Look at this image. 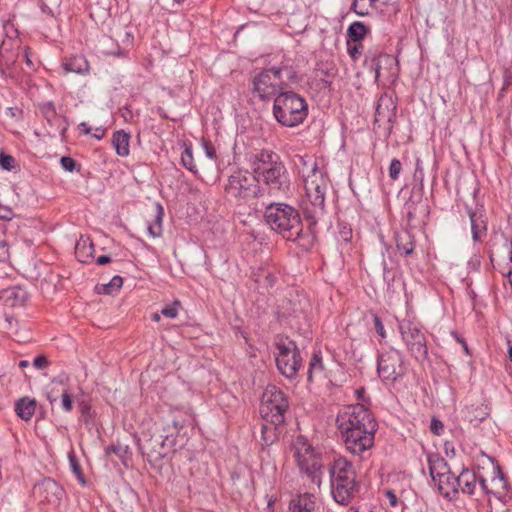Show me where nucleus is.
<instances>
[{
	"label": "nucleus",
	"instance_id": "nucleus-1",
	"mask_svg": "<svg viewBox=\"0 0 512 512\" xmlns=\"http://www.w3.org/2000/svg\"><path fill=\"white\" fill-rule=\"evenodd\" d=\"M336 424L345 449L360 459L368 458L378 429L373 413L364 404L349 405L338 412Z\"/></svg>",
	"mask_w": 512,
	"mask_h": 512
},
{
	"label": "nucleus",
	"instance_id": "nucleus-2",
	"mask_svg": "<svg viewBox=\"0 0 512 512\" xmlns=\"http://www.w3.org/2000/svg\"><path fill=\"white\" fill-rule=\"evenodd\" d=\"M251 170L258 178L259 185L266 195L286 194L290 188L287 169L279 156L267 150H261L251 161Z\"/></svg>",
	"mask_w": 512,
	"mask_h": 512
},
{
	"label": "nucleus",
	"instance_id": "nucleus-3",
	"mask_svg": "<svg viewBox=\"0 0 512 512\" xmlns=\"http://www.w3.org/2000/svg\"><path fill=\"white\" fill-rule=\"evenodd\" d=\"M293 458L299 476L307 481L309 489H320L326 471L325 454L313 446L303 435H299L292 443Z\"/></svg>",
	"mask_w": 512,
	"mask_h": 512
},
{
	"label": "nucleus",
	"instance_id": "nucleus-4",
	"mask_svg": "<svg viewBox=\"0 0 512 512\" xmlns=\"http://www.w3.org/2000/svg\"><path fill=\"white\" fill-rule=\"evenodd\" d=\"M330 488L334 501L348 506L361 491V482L353 464L345 457H338L329 465Z\"/></svg>",
	"mask_w": 512,
	"mask_h": 512
},
{
	"label": "nucleus",
	"instance_id": "nucleus-5",
	"mask_svg": "<svg viewBox=\"0 0 512 512\" xmlns=\"http://www.w3.org/2000/svg\"><path fill=\"white\" fill-rule=\"evenodd\" d=\"M265 222L288 241H300L311 233L304 232L299 211L286 203H269L264 212Z\"/></svg>",
	"mask_w": 512,
	"mask_h": 512
},
{
	"label": "nucleus",
	"instance_id": "nucleus-6",
	"mask_svg": "<svg viewBox=\"0 0 512 512\" xmlns=\"http://www.w3.org/2000/svg\"><path fill=\"white\" fill-rule=\"evenodd\" d=\"M298 80L297 72L293 66L280 65L263 69L253 78V92L262 100L276 97L285 92L290 83Z\"/></svg>",
	"mask_w": 512,
	"mask_h": 512
},
{
	"label": "nucleus",
	"instance_id": "nucleus-7",
	"mask_svg": "<svg viewBox=\"0 0 512 512\" xmlns=\"http://www.w3.org/2000/svg\"><path fill=\"white\" fill-rule=\"evenodd\" d=\"M224 193L229 201L242 205L256 198L264 197L266 190L259 185L258 178L253 171L237 169L228 177Z\"/></svg>",
	"mask_w": 512,
	"mask_h": 512
},
{
	"label": "nucleus",
	"instance_id": "nucleus-8",
	"mask_svg": "<svg viewBox=\"0 0 512 512\" xmlns=\"http://www.w3.org/2000/svg\"><path fill=\"white\" fill-rule=\"evenodd\" d=\"M273 116L284 127H296L307 118L308 104L293 91L281 92L274 98Z\"/></svg>",
	"mask_w": 512,
	"mask_h": 512
},
{
	"label": "nucleus",
	"instance_id": "nucleus-9",
	"mask_svg": "<svg viewBox=\"0 0 512 512\" xmlns=\"http://www.w3.org/2000/svg\"><path fill=\"white\" fill-rule=\"evenodd\" d=\"M401 339L411 357L422 363L428 359L427 338L422 325L411 319L398 321Z\"/></svg>",
	"mask_w": 512,
	"mask_h": 512
},
{
	"label": "nucleus",
	"instance_id": "nucleus-10",
	"mask_svg": "<svg viewBox=\"0 0 512 512\" xmlns=\"http://www.w3.org/2000/svg\"><path fill=\"white\" fill-rule=\"evenodd\" d=\"M289 408L287 395L277 386L268 385L262 394L260 415L265 422L283 424Z\"/></svg>",
	"mask_w": 512,
	"mask_h": 512
},
{
	"label": "nucleus",
	"instance_id": "nucleus-11",
	"mask_svg": "<svg viewBox=\"0 0 512 512\" xmlns=\"http://www.w3.org/2000/svg\"><path fill=\"white\" fill-rule=\"evenodd\" d=\"M275 346L278 350L276 366L279 372L286 378H294L302 364V358L296 343L286 336L277 335Z\"/></svg>",
	"mask_w": 512,
	"mask_h": 512
},
{
	"label": "nucleus",
	"instance_id": "nucleus-12",
	"mask_svg": "<svg viewBox=\"0 0 512 512\" xmlns=\"http://www.w3.org/2000/svg\"><path fill=\"white\" fill-rule=\"evenodd\" d=\"M377 372L382 381L395 383L406 373L403 354L394 348L381 352L377 358Z\"/></svg>",
	"mask_w": 512,
	"mask_h": 512
},
{
	"label": "nucleus",
	"instance_id": "nucleus-13",
	"mask_svg": "<svg viewBox=\"0 0 512 512\" xmlns=\"http://www.w3.org/2000/svg\"><path fill=\"white\" fill-rule=\"evenodd\" d=\"M138 446L141 453L147 456L149 462L163 459L166 456V447H174L172 443L156 430L153 434L143 432Z\"/></svg>",
	"mask_w": 512,
	"mask_h": 512
},
{
	"label": "nucleus",
	"instance_id": "nucleus-14",
	"mask_svg": "<svg viewBox=\"0 0 512 512\" xmlns=\"http://www.w3.org/2000/svg\"><path fill=\"white\" fill-rule=\"evenodd\" d=\"M464 208L470 220L473 241L482 242L488 231V219L484 204L476 201L474 207L465 204Z\"/></svg>",
	"mask_w": 512,
	"mask_h": 512
},
{
	"label": "nucleus",
	"instance_id": "nucleus-15",
	"mask_svg": "<svg viewBox=\"0 0 512 512\" xmlns=\"http://www.w3.org/2000/svg\"><path fill=\"white\" fill-rule=\"evenodd\" d=\"M34 494L41 502L57 506L65 495V490L54 479L47 477L34 486Z\"/></svg>",
	"mask_w": 512,
	"mask_h": 512
},
{
	"label": "nucleus",
	"instance_id": "nucleus-16",
	"mask_svg": "<svg viewBox=\"0 0 512 512\" xmlns=\"http://www.w3.org/2000/svg\"><path fill=\"white\" fill-rule=\"evenodd\" d=\"M38 110L49 126L48 133L50 135H65L68 129L67 119L57 114L55 105L52 101L39 104Z\"/></svg>",
	"mask_w": 512,
	"mask_h": 512
},
{
	"label": "nucleus",
	"instance_id": "nucleus-17",
	"mask_svg": "<svg viewBox=\"0 0 512 512\" xmlns=\"http://www.w3.org/2000/svg\"><path fill=\"white\" fill-rule=\"evenodd\" d=\"M299 162L303 166H307L308 162H310V169L312 175H306L304 170H300L299 173L302 174L304 178V188L306 193L310 194H323L325 196L326 191V182L323 178L322 173L318 170L317 163L313 161L311 158L307 160L305 157H299Z\"/></svg>",
	"mask_w": 512,
	"mask_h": 512
},
{
	"label": "nucleus",
	"instance_id": "nucleus-18",
	"mask_svg": "<svg viewBox=\"0 0 512 512\" xmlns=\"http://www.w3.org/2000/svg\"><path fill=\"white\" fill-rule=\"evenodd\" d=\"M310 206L304 208V217L308 222L309 233L314 237L318 218L324 214L325 196L306 193Z\"/></svg>",
	"mask_w": 512,
	"mask_h": 512
},
{
	"label": "nucleus",
	"instance_id": "nucleus-19",
	"mask_svg": "<svg viewBox=\"0 0 512 512\" xmlns=\"http://www.w3.org/2000/svg\"><path fill=\"white\" fill-rule=\"evenodd\" d=\"M394 59L391 55L379 50H369L365 55L364 66L374 72L377 81L381 75L382 63L392 64Z\"/></svg>",
	"mask_w": 512,
	"mask_h": 512
},
{
	"label": "nucleus",
	"instance_id": "nucleus-20",
	"mask_svg": "<svg viewBox=\"0 0 512 512\" xmlns=\"http://www.w3.org/2000/svg\"><path fill=\"white\" fill-rule=\"evenodd\" d=\"M185 426L184 420L172 416L163 418L160 424H156L155 430L161 433L172 445H176V437Z\"/></svg>",
	"mask_w": 512,
	"mask_h": 512
},
{
	"label": "nucleus",
	"instance_id": "nucleus-21",
	"mask_svg": "<svg viewBox=\"0 0 512 512\" xmlns=\"http://www.w3.org/2000/svg\"><path fill=\"white\" fill-rule=\"evenodd\" d=\"M396 104L391 97L382 95L377 103L375 110V122L391 123L396 116Z\"/></svg>",
	"mask_w": 512,
	"mask_h": 512
},
{
	"label": "nucleus",
	"instance_id": "nucleus-22",
	"mask_svg": "<svg viewBox=\"0 0 512 512\" xmlns=\"http://www.w3.org/2000/svg\"><path fill=\"white\" fill-rule=\"evenodd\" d=\"M437 487L439 493L449 499H454L458 494V482L457 477L451 471L444 475V477L436 478L433 481Z\"/></svg>",
	"mask_w": 512,
	"mask_h": 512
},
{
	"label": "nucleus",
	"instance_id": "nucleus-23",
	"mask_svg": "<svg viewBox=\"0 0 512 512\" xmlns=\"http://www.w3.org/2000/svg\"><path fill=\"white\" fill-rule=\"evenodd\" d=\"M27 297V291L20 286L8 287L1 292V298L11 307L23 306Z\"/></svg>",
	"mask_w": 512,
	"mask_h": 512
},
{
	"label": "nucleus",
	"instance_id": "nucleus-24",
	"mask_svg": "<svg viewBox=\"0 0 512 512\" xmlns=\"http://www.w3.org/2000/svg\"><path fill=\"white\" fill-rule=\"evenodd\" d=\"M395 242L397 250L403 256H410L415 249V238L408 230H401L395 232Z\"/></svg>",
	"mask_w": 512,
	"mask_h": 512
},
{
	"label": "nucleus",
	"instance_id": "nucleus-25",
	"mask_svg": "<svg viewBox=\"0 0 512 512\" xmlns=\"http://www.w3.org/2000/svg\"><path fill=\"white\" fill-rule=\"evenodd\" d=\"M62 67L66 73L73 72L79 75L88 74L90 69L88 61L82 55L65 58Z\"/></svg>",
	"mask_w": 512,
	"mask_h": 512
},
{
	"label": "nucleus",
	"instance_id": "nucleus-26",
	"mask_svg": "<svg viewBox=\"0 0 512 512\" xmlns=\"http://www.w3.org/2000/svg\"><path fill=\"white\" fill-rule=\"evenodd\" d=\"M427 461L432 481H436V478L444 477L445 474L451 471L446 460L438 454H429Z\"/></svg>",
	"mask_w": 512,
	"mask_h": 512
},
{
	"label": "nucleus",
	"instance_id": "nucleus-27",
	"mask_svg": "<svg viewBox=\"0 0 512 512\" xmlns=\"http://www.w3.org/2000/svg\"><path fill=\"white\" fill-rule=\"evenodd\" d=\"M477 480L478 478L473 471L463 469L457 476L458 492L461 490L464 494L473 495L477 487Z\"/></svg>",
	"mask_w": 512,
	"mask_h": 512
},
{
	"label": "nucleus",
	"instance_id": "nucleus-28",
	"mask_svg": "<svg viewBox=\"0 0 512 512\" xmlns=\"http://www.w3.org/2000/svg\"><path fill=\"white\" fill-rule=\"evenodd\" d=\"M36 405L35 399L22 397L15 402L14 411L20 419L29 421L35 413Z\"/></svg>",
	"mask_w": 512,
	"mask_h": 512
},
{
	"label": "nucleus",
	"instance_id": "nucleus-29",
	"mask_svg": "<svg viewBox=\"0 0 512 512\" xmlns=\"http://www.w3.org/2000/svg\"><path fill=\"white\" fill-rule=\"evenodd\" d=\"M316 503L312 494L304 493L291 500L289 509L291 512H314Z\"/></svg>",
	"mask_w": 512,
	"mask_h": 512
},
{
	"label": "nucleus",
	"instance_id": "nucleus-30",
	"mask_svg": "<svg viewBox=\"0 0 512 512\" xmlns=\"http://www.w3.org/2000/svg\"><path fill=\"white\" fill-rule=\"evenodd\" d=\"M315 71L324 87H329L338 73L335 64L332 62H319Z\"/></svg>",
	"mask_w": 512,
	"mask_h": 512
},
{
	"label": "nucleus",
	"instance_id": "nucleus-31",
	"mask_svg": "<svg viewBox=\"0 0 512 512\" xmlns=\"http://www.w3.org/2000/svg\"><path fill=\"white\" fill-rule=\"evenodd\" d=\"M130 134L124 130H118L113 133L112 145L115 148L116 154L120 157H126L130 153L129 149Z\"/></svg>",
	"mask_w": 512,
	"mask_h": 512
},
{
	"label": "nucleus",
	"instance_id": "nucleus-32",
	"mask_svg": "<svg viewBox=\"0 0 512 512\" xmlns=\"http://www.w3.org/2000/svg\"><path fill=\"white\" fill-rule=\"evenodd\" d=\"M369 32L370 28L363 22L355 21L347 29V40L361 42Z\"/></svg>",
	"mask_w": 512,
	"mask_h": 512
},
{
	"label": "nucleus",
	"instance_id": "nucleus-33",
	"mask_svg": "<svg viewBox=\"0 0 512 512\" xmlns=\"http://www.w3.org/2000/svg\"><path fill=\"white\" fill-rule=\"evenodd\" d=\"M280 424H273L265 422L261 427V441L263 446H271L278 439V426Z\"/></svg>",
	"mask_w": 512,
	"mask_h": 512
},
{
	"label": "nucleus",
	"instance_id": "nucleus-34",
	"mask_svg": "<svg viewBox=\"0 0 512 512\" xmlns=\"http://www.w3.org/2000/svg\"><path fill=\"white\" fill-rule=\"evenodd\" d=\"M164 210L161 204L156 203V215L152 222L148 223V233L151 237L156 238L160 237L163 232L162 222H163Z\"/></svg>",
	"mask_w": 512,
	"mask_h": 512
},
{
	"label": "nucleus",
	"instance_id": "nucleus-35",
	"mask_svg": "<svg viewBox=\"0 0 512 512\" xmlns=\"http://www.w3.org/2000/svg\"><path fill=\"white\" fill-rule=\"evenodd\" d=\"M181 163L187 170H189L193 174L198 173L197 167L194 163L191 144L187 145L186 143H184V150L181 153Z\"/></svg>",
	"mask_w": 512,
	"mask_h": 512
},
{
	"label": "nucleus",
	"instance_id": "nucleus-36",
	"mask_svg": "<svg viewBox=\"0 0 512 512\" xmlns=\"http://www.w3.org/2000/svg\"><path fill=\"white\" fill-rule=\"evenodd\" d=\"M324 369L320 353H314L309 362L308 381L312 382L314 375L321 373Z\"/></svg>",
	"mask_w": 512,
	"mask_h": 512
},
{
	"label": "nucleus",
	"instance_id": "nucleus-37",
	"mask_svg": "<svg viewBox=\"0 0 512 512\" xmlns=\"http://www.w3.org/2000/svg\"><path fill=\"white\" fill-rule=\"evenodd\" d=\"M68 458L71 470L76 476L79 484L82 486H86L87 480L82 472L81 465L73 451L69 453Z\"/></svg>",
	"mask_w": 512,
	"mask_h": 512
},
{
	"label": "nucleus",
	"instance_id": "nucleus-38",
	"mask_svg": "<svg viewBox=\"0 0 512 512\" xmlns=\"http://www.w3.org/2000/svg\"><path fill=\"white\" fill-rule=\"evenodd\" d=\"M378 0H354L351 9L359 16L369 14V8L374 7Z\"/></svg>",
	"mask_w": 512,
	"mask_h": 512
},
{
	"label": "nucleus",
	"instance_id": "nucleus-39",
	"mask_svg": "<svg viewBox=\"0 0 512 512\" xmlns=\"http://www.w3.org/2000/svg\"><path fill=\"white\" fill-rule=\"evenodd\" d=\"M419 206H421L423 208L424 212H428V210H427L428 206L427 205H422L421 203H417L412 198H410L405 203V210H406L407 220L409 222L413 221L417 217L418 207Z\"/></svg>",
	"mask_w": 512,
	"mask_h": 512
},
{
	"label": "nucleus",
	"instance_id": "nucleus-40",
	"mask_svg": "<svg viewBox=\"0 0 512 512\" xmlns=\"http://www.w3.org/2000/svg\"><path fill=\"white\" fill-rule=\"evenodd\" d=\"M123 285V278L121 276H114L111 281L107 284H103L100 289H98L99 293L103 294H112L114 291H118Z\"/></svg>",
	"mask_w": 512,
	"mask_h": 512
},
{
	"label": "nucleus",
	"instance_id": "nucleus-41",
	"mask_svg": "<svg viewBox=\"0 0 512 512\" xmlns=\"http://www.w3.org/2000/svg\"><path fill=\"white\" fill-rule=\"evenodd\" d=\"M64 381L60 378H54L47 389V399L51 405H53L59 396L60 390L58 389L59 385H63Z\"/></svg>",
	"mask_w": 512,
	"mask_h": 512
},
{
	"label": "nucleus",
	"instance_id": "nucleus-42",
	"mask_svg": "<svg viewBox=\"0 0 512 512\" xmlns=\"http://www.w3.org/2000/svg\"><path fill=\"white\" fill-rule=\"evenodd\" d=\"M364 46L361 42H352L347 40V52L352 60L356 61L363 53Z\"/></svg>",
	"mask_w": 512,
	"mask_h": 512
},
{
	"label": "nucleus",
	"instance_id": "nucleus-43",
	"mask_svg": "<svg viewBox=\"0 0 512 512\" xmlns=\"http://www.w3.org/2000/svg\"><path fill=\"white\" fill-rule=\"evenodd\" d=\"M106 452L108 454L114 453L120 459L124 460L129 452V447L127 445H122L121 443L112 444L109 447H107Z\"/></svg>",
	"mask_w": 512,
	"mask_h": 512
},
{
	"label": "nucleus",
	"instance_id": "nucleus-44",
	"mask_svg": "<svg viewBox=\"0 0 512 512\" xmlns=\"http://www.w3.org/2000/svg\"><path fill=\"white\" fill-rule=\"evenodd\" d=\"M78 409L81 413V421L85 424H89L92 420L91 405L87 401H81L78 404Z\"/></svg>",
	"mask_w": 512,
	"mask_h": 512
},
{
	"label": "nucleus",
	"instance_id": "nucleus-45",
	"mask_svg": "<svg viewBox=\"0 0 512 512\" xmlns=\"http://www.w3.org/2000/svg\"><path fill=\"white\" fill-rule=\"evenodd\" d=\"M16 160L13 156L0 152V167L4 170L11 171L15 167Z\"/></svg>",
	"mask_w": 512,
	"mask_h": 512
},
{
	"label": "nucleus",
	"instance_id": "nucleus-46",
	"mask_svg": "<svg viewBox=\"0 0 512 512\" xmlns=\"http://www.w3.org/2000/svg\"><path fill=\"white\" fill-rule=\"evenodd\" d=\"M179 306H180V302L175 301L172 305H168V306L164 307L160 311V313H161V315H163L167 318L175 319L178 315V307Z\"/></svg>",
	"mask_w": 512,
	"mask_h": 512
},
{
	"label": "nucleus",
	"instance_id": "nucleus-47",
	"mask_svg": "<svg viewBox=\"0 0 512 512\" xmlns=\"http://www.w3.org/2000/svg\"><path fill=\"white\" fill-rule=\"evenodd\" d=\"M61 406L65 412H71L73 409V400L67 389L61 392Z\"/></svg>",
	"mask_w": 512,
	"mask_h": 512
},
{
	"label": "nucleus",
	"instance_id": "nucleus-48",
	"mask_svg": "<svg viewBox=\"0 0 512 512\" xmlns=\"http://www.w3.org/2000/svg\"><path fill=\"white\" fill-rule=\"evenodd\" d=\"M401 170H402L401 162L396 158L392 159L390 166H389V177L392 180H397Z\"/></svg>",
	"mask_w": 512,
	"mask_h": 512
},
{
	"label": "nucleus",
	"instance_id": "nucleus-49",
	"mask_svg": "<svg viewBox=\"0 0 512 512\" xmlns=\"http://www.w3.org/2000/svg\"><path fill=\"white\" fill-rule=\"evenodd\" d=\"M372 320L375 331L382 339H384L386 337V331L381 318L377 314H372Z\"/></svg>",
	"mask_w": 512,
	"mask_h": 512
},
{
	"label": "nucleus",
	"instance_id": "nucleus-50",
	"mask_svg": "<svg viewBox=\"0 0 512 512\" xmlns=\"http://www.w3.org/2000/svg\"><path fill=\"white\" fill-rule=\"evenodd\" d=\"M60 163L62 168L68 172H73L77 167V162L73 158L68 156L61 157Z\"/></svg>",
	"mask_w": 512,
	"mask_h": 512
},
{
	"label": "nucleus",
	"instance_id": "nucleus-51",
	"mask_svg": "<svg viewBox=\"0 0 512 512\" xmlns=\"http://www.w3.org/2000/svg\"><path fill=\"white\" fill-rule=\"evenodd\" d=\"M383 265V279L384 281L390 285L391 282L394 281V272L392 271V268L388 267V264L385 260L382 262Z\"/></svg>",
	"mask_w": 512,
	"mask_h": 512
},
{
	"label": "nucleus",
	"instance_id": "nucleus-52",
	"mask_svg": "<svg viewBox=\"0 0 512 512\" xmlns=\"http://www.w3.org/2000/svg\"><path fill=\"white\" fill-rule=\"evenodd\" d=\"M502 252L506 255V258L512 263V241L506 237H503Z\"/></svg>",
	"mask_w": 512,
	"mask_h": 512
},
{
	"label": "nucleus",
	"instance_id": "nucleus-53",
	"mask_svg": "<svg viewBox=\"0 0 512 512\" xmlns=\"http://www.w3.org/2000/svg\"><path fill=\"white\" fill-rule=\"evenodd\" d=\"M443 429H444V425H443L442 421H440L439 419H436V418H432L431 423H430L431 432L435 435H441V433L443 432Z\"/></svg>",
	"mask_w": 512,
	"mask_h": 512
},
{
	"label": "nucleus",
	"instance_id": "nucleus-54",
	"mask_svg": "<svg viewBox=\"0 0 512 512\" xmlns=\"http://www.w3.org/2000/svg\"><path fill=\"white\" fill-rule=\"evenodd\" d=\"M473 413H474V419L477 420L478 422L485 420L489 415L487 408L482 407V406L476 407L475 409H473Z\"/></svg>",
	"mask_w": 512,
	"mask_h": 512
},
{
	"label": "nucleus",
	"instance_id": "nucleus-55",
	"mask_svg": "<svg viewBox=\"0 0 512 512\" xmlns=\"http://www.w3.org/2000/svg\"><path fill=\"white\" fill-rule=\"evenodd\" d=\"M33 365L37 369H45L49 365V361L46 356L38 355L33 360Z\"/></svg>",
	"mask_w": 512,
	"mask_h": 512
},
{
	"label": "nucleus",
	"instance_id": "nucleus-56",
	"mask_svg": "<svg viewBox=\"0 0 512 512\" xmlns=\"http://www.w3.org/2000/svg\"><path fill=\"white\" fill-rule=\"evenodd\" d=\"M14 217V212L8 206H4L0 204V219L1 220H11Z\"/></svg>",
	"mask_w": 512,
	"mask_h": 512
},
{
	"label": "nucleus",
	"instance_id": "nucleus-57",
	"mask_svg": "<svg viewBox=\"0 0 512 512\" xmlns=\"http://www.w3.org/2000/svg\"><path fill=\"white\" fill-rule=\"evenodd\" d=\"M9 258V249L6 241H0V262Z\"/></svg>",
	"mask_w": 512,
	"mask_h": 512
},
{
	"label": "nucleus",
	"instance_id": "nucleus-58",
	"mask_svg": "<svg viewBox=\"0 0 512 512\" xmlns=\"http://www.w3.org/2000/svg\"><path fill=\"white\" fill-rule=\"evenodd\" d=\"M203 145L207 157H209L210 159L216 158V151L213 145L209 141H204Z\"/></svg>",
	"mask_w": 512,
	"mask_h": 512
},
{
	"label": "nucleus",
	"instance_id": "nucleus-59",
	"mask_svg": "<svg viewBox=\"0 0 512 512\" xmlns=\"http://www.w3.org/2000/svg\"><path fill=\"white\" fill-rule=\"evenodd\" d=\"M512 83V73L508 69L504 71V85L500 91V94H502L507 87Z\"/></svg>",
	"mask_w": 512,
	"mask_h": 512
},
{
	"label": "nucleus",
	"instance_id": "nucleus-60",
	"mask_svg": "<svg viewBox=\"0 0 512 512\" xmlns=\"http://www.w3.org/2000/svg\"><path fill=\"white\" fill-rule=\"evenodd\" d=\"M385 494H386V497H387V499L389 501V504L392 507H396L397 504H398V498H397L396 494L394 493V491L387 490Z\"/></svg>",
	"mask_w": 512,
	"mask_h": 512
},
{
	"label": "nucleus",
	"instance_id": "nucleus-61",
	"mask_svg": "<svg viewBox=\"0 0 512 512\" xmlns=\"http://www.w3.org/2000/svg\"><path fill=\"white\" fill-rule=\"evenodd\" d=\"M105 133H106L105 128L97 127L94 129V133L92 134V136L98 140H101L105 136Z\"/></svg>",
	"mask_w": 512,
	"mask_h": 512
},
{
	"label": "nucleus",
	"instance_id": "nucleus-62",
	"mask_svg": "<svg viewBox=\"0 0 512 512\" xmlns=\"http://www.w3.org/2000/svg\"><path fill=\"white\" fill-rule=\"evenodd\" d=\"M111 262L110 256L107 255H101L96 259V263L98 265H105Z\"/></svg>",
	"mask_w": 512,
	"mask_h": 512
},
{
	"label": "nucleus",
	"instance_id": "nucleus-63",
	"mask_svg": "<svg viewBox=\"0 0 512 512\" xmlns=\"http://www.w3.org/2000/svg\"><path fill=\"white\" fill-rule=\"evenodd\" d=\"M478 481H479V484H480L481 489H482L486 494H489V493H490V490L488 489V486H487V482H486V480H485L483 477H480Z\"/></svg>",
	"mask_w": 512,
	"mask_h": 512
},
{
	"label": "nucleus",
	"instance_id": "nucleus-64",
	"mask_svg": "<svg viewBox=\"0 0 512 512\" xmlns=\"http://www.w3.org/2000/svg\"><path fill=\"white\" fill-rule=\"evenodd\" d=\"M500 272L512 283V267H509L507 270H500Z\"/></svg>",
	"mask_w": 512,
	"mask_h": 512
}]
</instances>
